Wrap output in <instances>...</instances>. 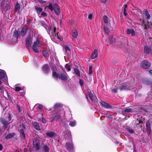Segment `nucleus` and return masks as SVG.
Instances as JSON below:
<instances>
[{
  "instance_id": "2",
  "label": "nucleus",
  "mask_w": 152,
  "mask_h": 152,
  "mask_svg": "<svg viewBox=\"0 0 152 152\" xmlns=\"http://www.w3.org/2000/svg\"><path fill=\"white\" fill-rule=\"evenodd\" d=\"M65 115V113L64 111H59L57 115L54 117L55 119H58V118H64Z\"/></svg>"
},
{
  "instance_id": "59",
  "label": "nucleus",
  "mask_w": 152,
  "mask_h": 152,
  "mask_svg": "<svg viewBox=\"0 0 152 152\" xmlns=\"http://www.w3.org/2000/svg\"><path fill=\"white\" fill-rule=\"evenodd\" d=\"M20 126L21 127V126H22L23 127V128H24V129H25L26 128V127H25L23 125V124H20Z\"/></svg>"
},
{
  "instance_id": "38",
  "label": "nucleus",
  "mask_w": 152,
  "mask_h": 152,
  "mask_svg": "<svg viewBox=\"0 0 152 152\" xmlns=\"http://www.w3.org/2000/svg\"><path fill=\"white\" fill-rule=\"evenodd\" d=\"M52 36L53 39H59L60 40H61V39L58 36V34Z\"/></svg>"
},
{
  "instance_id": "23",
  "label": "nucleus",
  "mask_w": 152,
  "mask_h": 152,
  "mask_svg": "<svg viewBox=\"0 0 152 152\" xmlns=\"http://www.w3.org/2000/svg\"><path fill=\"white\" fill-rule=\"evenodd\" d=\"M72 37L74 38H76L77 37V33L76 30L74 29L72 32Z\"/></svg>"
},
{
  "instance_id": "5",
  "label": "nucleus",
  "mask_w": 152,
  "mask_h": 152,
  "mask_svg": "<svg viewBox=\"0 0 152 152\" xmlns=\"http://www.w3.org/2000/svg\"><path fill=\"white\" fill-rule=\"evenodd\" d=\"M31 36L29 35L28 36L26 41V46L27 48L30 47L31 44Z\"/></svg>"
},
{
  "instance_id": "36",
  "label": "nucleus",
  "mask_w": 152,
  "mask_h": 152,
  "mask_svg": "<svg viewBox=\"0 0 152 152\" xmlns=\"http://www.w3.org/2000/svg\"><path fill=\"white\" fill-rule=\"evenodd\" d=\"M56 27H54L53 31L52 32V36L57 35V33L56 31Z\"/></svg>"
},
{
  "instance_id": "12",
  "label": "nucleus",
  "mask_w": 152,
  "mask_h": 152,
  "mask_svg": "<svg viewBox=\"0 0 152 152\" xmlns=\"http://www.w3.org/2000/svg\"><path fill=\"white\" fill-rule=\"evenodd\" d=\"M43 71L45 73H48L49 71V66L48 65L45 64L42 67Z\"/></svg>"
},
{
  "instance_id": "48",
  "label": "nucleus",
  "mask_w": 152,
  "mask_h": 152,
  "mask_svg": "<svg viewBox=\"0 0 152 152\" xmlns=\"http://www.w3.org/2000/svg\"><path fill=\"white\" fill-rule=\"evenodd\" d=\"M3 39V35L1 33H0V41H2Z\"/></svg>"
},
{
  "instance_id": "28",
  "label": "nucleus",
  "mask_w": 152,
  "mask_h": 152,
  "mask_svg": "<svg viewBox=\"0 0 152 152\" xmlns=\"http://www.w3.org/2000/svg\"><path fill=\"white\" fill-rule=\"evenodd\" d=\"M144 51L146 53H148L150 52V50L149 48L147 46L144 47Z\"/></svg>"
},
{
  "instance_id": "24",
  "label": "nucleus",
  "mask_w": 152,
  "mask_h": 152,
  "mask_svg": "<svg viewBox=\"0 0 152 152\" xmlns=\"http://www.w3.org/2000/svg\"><path fill=\"white\" fill-rule=\"evenodd\" d=\"M35 9L37 13L38 14H39L42 11V8L37 6L35 7Z\"/></svg>"
},
{
  "instance_id": "54",
  "label": "nucleus",
  "mask_w": 152,
  "mask_h": 152,
  "mask_svg": "<svg viewBox=\"0 0 152 152\" xmlns=\"http://www.w3.org/2000/svg\"><path fill=\"white\" fill-rule=\"evenodd\" d=\"M41 15L43 16H46L47 15L46 13L44 12H42L41 13Z\"/></svg>"
},
{
  "instance_id": "25",
  "label": "nucleus",
  "mask_w": 152,
  "mask_h": 152,
  "mask_svg": "<svg viewBox=\"0 0 152 152\" xmlns=\"http://www.w3.org/2000/svg\"><path fill=\"white\" fill-rule=\"evenodd\" d=\"M123 111L126 113H129L132 112L133 111V110L130 108H125Z\"/></svg>"
},
{
  "instance_id": "30",
  "label": "nucleus",
  "mask_w": 152,
  "mask_h": 152,
  "mask_svg": "<svg viewBox=\"0 0 152 152\" xmlns=\"http://www.w3.org/2000/svg\"><path fill=\"white\" fill-rule=\"evenodd\" d=\"M18 84H16L15 86V91H18L21 89V87L18 86Z\"/></svg>"
},
{
  "instance_id": "53",
  "label": "nucleus",
  "mask_w": 152,
  "mask_h": 152,
  "mask_svg": "<svg viewBox=\"0 0 152 152\" xmlns=\"http://www.w3.org/2000/svg\"><path fill=\"white\" fill-rule=\"evenodd\" d=\"M43 108L42 106L41 105H39L38 106V108L39 110H41Z\"/></svg>"
},
{
  "instance_id": "61",
  "label": "nucleus",
  "mask_w": 152,
  "mask_h": 152,
  "mask_svg": "<svg viewBox=\"0 0 152 152\" xmlns=\"http://www.w3.org/2000/svg\"><path fill=\"white\" fill-rule=\"evenodd\" d=\"M102 2L105 3L106 2L107 0H100Z\"/></svg>"
},
{
  "instance_id": "17",
  "label": "nucleus",
  "mask_w": 152,
  "mask_h": 152,
  "mask_svg": "<svg viewBox=\"0 0 152 152\" xmlns=\"http://www.w3.org/2000/svg\"><path fill=\"white\" fill-rule=\"evenodd\" d=\"M126 33L127 34H131V35L132 36H134L135 35L134 31L132 29H127L126 31Z\"/></svg>"
},
{
  "instance_id": "8",
  "label": "nucleus",
  "mask_w": 152,
  "mask_h": 152,
  "mask_svg": "<svg viewBox=\"0 0 152 152\" xmlns=\"http://www.w3.org/2000/svg\"><path fill=\"white\" fill-rule=\"evenodd\" d=\"M19 33L18 31L15 30L14 32V34L13 36V38L15 39V40L13 41V42H16L18 40V37L19 36Z\"/></svg>"
},
{
  "instance_id": "52",
  "label": "nucleus",
  "mask_w": 152,
  "mask_h": 152,
  "mask_svg": "<svg viewBox=\"0 0 152 152\" xmlns=\"http://www.w3.org/2000/svg\"><path fill=\"white\" fill-rule=\"evenodd\" d=\"M124 15H125V16H126L127 15V13L126 12V9H124Z\"/></svg>"
},
{
  "instance_id": "63",
  "label": "nucleus",
  "mask_w": 152,
  "mask_h": 152,
  "mask_svg": "<svg viewBox=\"0 0 152 152\" xmlns=\"http://www.w3.org/2000/svg\"><path fill=\"white\" fill-rule=\"evenodd\" d=\"M124 9H126V8H127V5L126 4H125L124 5Z\"/></svg>"
},
{
  "instance_id": "16",
  "label": "nucleus",
  "mask_w": 152,
  "mask_h": 152,
  "mask_svg": "<svg viewBox=\"0 0 152 152\" xmlns=\"http://www.w3.org/2000/svg\"><path fill=\"white\" fill-rule=\"evenodd\" d=\"M58 78L62 80H66L67 79V77L66 75L64 74H59Z\"/></svg>"
},
{
  "instance_id": "10",
  "label": "nucleus",
  "mask_w": 152,
  "mask_h": 152,
  "mask_svg": "<svg viewBox=\"0 0 152 152\" xmlns=\"http://www.w3.org/2000/svg\"><path fill=\"white\" fill-rule=\"evenodd\" d=\"M46 134L47 136L50 138H53L56 137V134L52 131H49L46 133Z\"/></svg>"
},
{
  "instance_id": "55",
  "label": "nucleus",
  "mask_w": 152,
  "mask_h": 152,
  "mask_svg": "<svg viewBox=\"0 0 152 152\" xmlns=\"http://www.w3.org/2000/svg\"><path fill=\"white\" fill-rule=\"evenodd\" d=\"M42 113H39L37 115V116L38 118H39V117L40 116H42Z\"/></svg>"
},
{
  "instance_id": "46",
  "label": "nucleus",
  "mask_w": 152,
  "mask_h": 152,
  "mask_svg": "<svg viewBox=\"0 0 152 152\" xmlns=\"http://www.w3.org/2000/svg\"><path fill=\"white\" fill-rule=\"evenodd\" d=\"M79 83L81 86H82L83 85V80L81 79H80L79 80Z\"/></svg>"
},
{
  "instance_id": "7",
  "label": "nucleus",
  "mask_w": 152,
  "mask_h": 152,
  "mask_svg": "<svg viewBox=\"0 0 152 152\" xmlns=\"http://www.w3.org/2000/svg\"><path fill=\"white\" fill-rule=\"evenodd\" d=\"M54 11L55 13L57 15H58L60 14V11L59 6L57 4H55L53 6Z\"/></svg>"
},
{
  "instance_id": "43",
  "label": "nucleus",
  "mask_w": 152,
  "mask_h": 152,
  "mask_svg": "<svg viewBox=\"0 0 152 152\" xmlns=\"http://www.w3.org/2000/svg\"><path fill=\"white\" fill-rule=\"evenodd\" d=\"M51 68L52 70L53 71V72L54 71H55L56 70V67L52 66H51Z\"/></svg>"
},
{
  "instance_id": "47",
  "label": "nucleus",
  "mask_w": 152,
  "mask_h": 152,
  "mask_svg": "<svg viewBox=\"0 0 152 152\" xmlns=\"http://www.w3.org/2000/svg\"><path fill=\"white\" fill-rule=\"evenodd\" d=\"M20 8V5L19 4H16L15 6V9L17 10H19Z\"/></svg>"
},
{
  "instance_id": "19",
  "label": "nucleus",
  "mask_w": 152,
  "mask_h": 152,
  "mask_svg": "<svg viewBox=\"0 0 152 152\" xmlns=\"http://www.w3.org/2000/svg\"><path fill=\"white\" fill-rule=\"evenodd\" d=\"M27 29L25 27H23L21 31V34L23 36H24L27 32Z\"/></svg>"
},
{
  "instance_id": "56",
  "label": "nucleus",
  "mask_w": 152,
  "mask_h": 152,
  "mask_svg": "<svg viewBox=\"0 0 152 152\" xmlns=\"http://www.w3.org/2000/svg\"><path fill=\"white\" fill-rule=\"evenodd\" d=\"M3 147L1 144H0V151H1L3 149Z\"/></svg>"
},
{
  "instance_id": "60",
  "label": "nucleus",
  "mask_w": 152,
  "mask_h": 152,
  "mask_svg": "<svg viewBox=\"0 0 152 152\" xmlns=\"http://www.w3.org/2000/svg\"><path fill=\"white\" fill-rule=\"evenodd\" d=\"M69 125L72 127H74L75 126V124H69Z\"/></svg>"
},
{
  "instance_id": "18",
  "label": "nucleus",
  "mask_w": 152,
  "mask_h": 152,
  "mask_svg": "<svg viewBox=\"0 0 152 152\" xmlns=\"http://www.w3.org/2000/svg\"><path fill=\"white\" fill-rule=\"evenodd\" d=\"M104 29L105 33L108 34L109 32L112 30L113 28L110 26L108 27H105L104 28Z\"/></svg>"
},
{
  "instance_id": "51",
  "label": "nucleus",
  "mask_w": 152,
  "mask_h": 152,
  "mask_svg": "<svg viewBox=\"0 0 152 152\" xmlns=\"http://www.w3.org/2000/svg\"><path fill=\"white\" fill-rule=\"evenodd\" d=\"M42 122L43 124L45 123H46V120L45 119L42 118Z\"/></svg>"
},
{
  "instance_id": "9",
  "label": "nucleus",
  "mask_w": 152,
  "mask_h": 152,
  "mask_svg": "<svg viewBox=\"0 0 152 152\" xmlns=\"http://www.w3.org/2000/svg\"><path fill=\"white\" fill-rule=\"evenodd\" d=\"M62 135L66 138H67L68 139H70L71 137V135L69 131H66L65 132H63Z\"/></svg>"
},
{
  "instance_id": "14",
  "label": "nucleus",
  "mask_w": 152,
  "mask_h": 152,
  "mask_svg": "<svg viewBox=\"0 0 152 152\" xmlns=\"http://www.w3.org/2000/svg\"><path fill=\"white\" fill-rule=\"evenodd\" d=\"M89 97L91 100L93 101L95 100V99L96 98V97L93 95L91 91L88 92V93Z\"/></svg>"
},
{
  "instance_id": "27",
  "label": "nucleus",
  "mask_w": 152,
  "mask_h": 152,
  "mask_svg": "<svg viewBox=\"0 0 152 152\" xmlns=\"http://www.w3.org/2000/svg\"><path fill=\"white\" fill-rule=\"evenodd\" d=\"M15 135L14 133H12L8 134L6 137V139H9L13 137Z\"/></svg>"
},
{
  "instance_id": "20",
  "label": "nucleus",
  "mask_w": 152,
  "mask_h": 152,
  "mask_svg": "<svg viewBox=\"0 0 152 152\" xmlns=\"http://www.w3.org/2000/svg\"><path fill=\"white\" fill-rule=\"evenodd\" d=\"M6 75L5 72L3 70L0 71V79H2Z\"/></svg>"
},
{
  "instance_id": "64",
  "label": "nucleus",
  "mask_w": 152,
  "mask_h": 152,
  "mask_svg": "<svg viewBox=\"0 0 152 152\" xmlns=\"http://www.w3.org/2000/svg\"><path fill=\"white\" fill-rule=\"evenodd\" d=\"M149 72L152 75V70H151L149 71Z\"/></svg>"
},
{
  "instance_id": "21",
  "label": "nucleus",
  "mask_w": 152,
  "mask_h": 152,
  "mask_svg": "<svg viewBox=\"0 0 152 152\" xmlns=\"http://www.w3.org/2000/svg\"><path fill=\"white\" fill-rule=\"evenodd\" d=\"M144 13L145 14L146 18L147 19H149L150 18V16L148 13V11L146 9H145L144 11Z\"/></svg>"
},
{
  "instance_id": "31",
  "label": "nucleus",
  "mask_w": 152,
  "mask_h": 152,
  "mask_svg": "<svg viewBox=\"0 0 152 152\" xmlns=\"http://www.w3.org/2000/svg\"><path fill=\"white\" fill-rule=\"evenodd\" d=\"M103 18L104 21L105 23H107L108 22V18L107 16H104Z\"/></svg>"
},
{
  "instance_id": "37",
  "label": "nucleus",
  "mask_w": 152,
  "mask_h": 152,
  "mask_svg": "<svg viewBox=\"0 0 152 152\" xmlns=\"http://www.w3.org/2000/svg\"><path fill=\"white\" fill-rule=\"evenodd\" d=\"M62 106V105L60 103H57L55 104L54 105V107L55 108H57L59 107H61Z\"/></svg>"
},
{
  "instance_id": "62",
  "label": "nucleus",
  "mask_w": 152,
  "mask_h": 152,
  "mask_svg": "<svg viewBox=\"0 0 152 152\" xmlns=\"http://www.w3.org/2000/svg\"><path fill=\"white\" fill-rule=\"evenodd\" d=\"M15 40V39H14L13 38V37H12V42L13 43H15V42H13V41L14 40Z\"/></svg>"
},
{
  "instance_id": "6",
  "label": "nucleus",
  "mask_w": 152,
  "mask_h": 152,
  "mask_svg": "<svg viewBox=\"0 0 152 152\" xmlns=\"http://www.w3.org/2000/svg\"><path fill=\"white\" fill-rule=\"evenodd\" d=\"M33 145L34 148H36V149L38 150L39 148V140H38L37 139H34L33 141Z\"/></svg>"
},
{
  "instance_id": "35",
  "label": "nucleus",
  "mask_w": 152,
  "mask_h": 152,
  "mask_svg": "<svg viewBox=\"0 0 152 152\" xmlns=\"http://www.w3.org/2000/svg\"><path fill=\"white\" fill-rule=\"evenodd\" d=\"M74 71L76 74L78 76H80V74L79 71L78 69L77 68H75L74 69Z\"/></svg>"
},
{
  "instance_id": "26",
  "label": "nucleus",
  "mask_w": 152,
  "mask_h": 152,
  "mask_svg": "<svg viewBox=\"0 0 152 152\" xmlns=\"http://www.w3.org/2000/svg\"><path fill=\"white\" fill-rule=\"evenodd\" d=\"M137 120L138 121L139 123H144L143 121L144 120V119L140 116H139Z\"/></svg>"
},
{
  "instance_id": "45",
  "label": "nucleus",
  "mask_w": 152,
  "mask_h": 152,
  "mask_svg": "<svg viewBox=\"0 0 152 152\" xmlns=\"http://www.w3.org/2000/svg\"><path fill=\"white\" fill-rule=\"evenodd\" d=\"M127 130L130 133H133L134 132V131L132 129H130L129 128H126Z\"/></svg>"
},
{
  "instance_id": "3",
  "label": "nucleus",
  "mask_w": 152,
  "mask_h": 152,
  "mask_svg": "<svg viewBox=\"0 0 152 152\" xmlns=\"http://www.w3.org/2000/svg\"><path fill=\"white\" fill-rule=\"evenodd\" d=\"M141 66L144 68H147L150 66L151 64L147 61H144L142 62Z\"/></svg>"
},
{
  "instance_id": "40",
  "label": "nucleus",
  "mask_w": 152,
  "mask_h": 152,
  "mask_svg": "<svg viewBox=\"0 0 152 152\" xmlns=\"http://www.w3.org/2000/svg\"><path fill=\"white\" fill-rule=\"evenodd\" d=\"M129 88L127 86H122L121 88V90L128 89Z\"/></svg>"
},
{
  "instance_id": "11",
  "label": "nucleus",
  "mask_w": 152,
  "mask_h": 152,
  "mask_svg": "<svg viewBox=\"0 0 152 152\" xmlns=\"http://www.w3.org/2000/svg\"><path fill=\"white\" fill-rule=\"evenodd\" d=\"M66 146L67 150L69 151H71L73 149V146L72 142H67L66 144Z\"/></svg>"
},
{
  "instance_id": "49",
  "label": "nucleus",
  "mask_w": 152,
  "mask_h": 152,
  "mask_svg": "<svg viewBox=\"0 0 152 152\" xmlns=\"http://www.w3.org/2000/svg\"><path fill=\"white\" fill-rule=\"evenodd\" d=\"M0 121H2L3 122V124H7V122L4 120V119L3 118H0Z\"/></svg>"
},
{
  "instance_id": "39",
  "label": "nucleus",
  "mask_w": 152,
  "mask_h": 152,
  "mask_svg": "<svg viewBox=\"0 0 152 152\" xmlns=\"http://www.w3.org/2000/svg\"><path fill=\"white\" fill-rule=\"evenodd\" d=\"M39 124H34V126L35 128L37 130H39L40 129V127L39 125Z\"/></svg>"
},
{
  "instance_id": "57",
  "label": "nucleus",
  "mask_w": 152,
  "mask_h": 152,
  "mask_svg": "<svg viewBox=\"0 0 152 152\" xmlns=\"http://www.w3.org/2000/svg\"><path fill=\"white\" fill-rule=\"evenodd\" d=\"M76 121L75 120H73V121H71L70 123V124H75L76 123Z\"/></svg>"
},
{
  "instance_id": "29",
  "label": "nucleus",
  "mask_w": 152,
  "mask_h": 152,
  "mask_svg": "<svg viewBox=\"0 0 152 152\" xmlns=\"http://www.w3.org/2000/svg\"><path fill=\"white\" fill-rule=\"evenodd\" d=\"M44 152H49V149L47 145H45L43 147Z\"/></svg>"
},
{
  "instance_id": "4",
  "label": "nucleus",
  "mask_w": 152,
  "mask_h": 152,
  "mask_svg": "<svg viewBox=\"0 0 152 152\" xmlns=\"http://www.w3.org/2000/svg\"><path fill=\"white\" fill-rule=\"evenodd\" d=\"M100 103L101 106L106 108H109L112 107V106L110 104L102 101H100Z\"/></svg>"
},
{
  "instance_id": "13",
  "label": "nucleus",
  "mask_w": 152,
  "mask_h": 152,
  "mask_svg": "<svg viewBox=\"0 0 152 152\" xmlns=\"http://www.w3.org/2000/svg\"><path fill=\"white\" fill-rule=\"evenodd\" d=\"M98 50H94V51L93 53L92 54L91 57V59H93L96 58L98 56Z\"/></svg>"
},
{
  "instance_id": "58",
  "label": "nucleus",
  "mask_w": 152,
  "mask_h": 152,
  "mask_svg": "<svg viewBox=\"0 0 152 152\" xmlns=\"http://www.w3.org/2000/svg\"><path fill=\"white\" fill-rule=\"evenodd\" d=\"M112 91L114 93H116L117 92V89H114L112 90Z\"/></svg>"
},
{
  "instance_id": "42",
  "label": "nucleus",
  "mask_w": 152,
  "mask_h": 152,
  "mask_svg": "<svg viewBox=\"0 0 152 152\" xmlns=\"http://www.w3.org/2000/svg\"><path fill=\"white\" fill-rule=\"evenodd\" d=\"M93 15L92 14H89L88 16V19L91 20L92 18Z\"/></svg>"
},
{
  "instance_id": "44",
  "label": "nucleus",
  "mask_w": 152,
  "mask_h": 152,
  "mask_svg": "<svg viewBox=\"0 0 152 152\" xmlns=\"http://www.w3.org/2000/svg\"><path fill=\"white\" fill-rule=\"evenodd\" d=\"M92 66H90L89 67V73L90 75H91L92 74Z\"/></svg>"
},
{
  "instance_id": "32",
  "label": "nucleus",
  "mask_w": 152,
  "mask_h": 152,
  "mask_svg": "<svg viewBox=\"0 0 152 152\" xmlns=\"http://www.w3.org/2000/svg\"><path fill=\"white\" fill-rule=\"evenodd\" d=\"M46 7H48V8L51 11H52L54 9L53 7V5L52 4H50L48 6H47Z\"/></svg>"
},
{
  "instance_id": "33",
  "label": "nucleus",
  "mask_w": 152,
  "mask_h": 152,
  "mask_svg": "<svg viewBox=\"0 0 152 152\" xmlns=\"http://www.w3.org/2000/svg\"><path fill=\"white\" fill-rule=\"evenodd\" d=\"M65 67L67 70L68 71H69L71 70L70 66L69 64H66Z\"/></svg>"
},
{
  "instance_id": "41",
  "label": "nucleus",
  "mask_w": 152,
  "mask_h": 152,
  "mask_svg": "<svg viewBox=\"0 0 152 152\" xmlns=\"http://www.w3.org/2000/svg\"><path fill=\"white\" fill-rule=\"evenodd\" d=\"M64 48L66 51H70V49L67 45L64 46Z\"/></svg>"
},
{
  "instance_id": "22",
  "label": "nucleus",
  "mask_w": 152,
  "mask_h": 152,
  "mask_svg": "<svg viewBox=\"0 0 152 152\" xmlns=\"http://www.w3.org/2000/svg\"><path fill=\"white\" fill-rule=\"evenodd\" d=\"M20 135L22 139H24L25 138V134L24 133L23 129L22 128L20 129Z\"/></svg>"
},
{
  "instance_id": "1",
  "label": "nucleus",
  "mask_w": 152,
  "mask_h": 152,
  "mask_svg": "<svg viewBox=\"0 0 152 152\" xmlns=\"http://www.w3.org/2000/svg\"><path fill=\"white\" fill-rule=\"evenodd\" d=\"M40 45L41 44L38 40H37L34 42L32 47L33 50L36 53L38 52L40 49Z\"/></svg>"
},
{
  "instance_id": "15",
  "label": "nucleus",
  "mask_w": 152,
  "mask_h": 152,
  "mask_svg": "<svg viewBox=\"0 0 152 152\" xmlns=\"http://www.w3.org/2000/svg\"><path fill=\"white\" fill-rule=\"evenodd\" d=\"M146 126L148 134L149 136H151V129L150 124H146Z\"/></svg>"
},
{
  "instance_id": "34",
  "label": "nucleus",
  "mask_w": 152,
  "mask_h": 152,
  "mask_svg": "<svg viewBox=\"0 0 152 152\" xmlns=\"http://www.w3.org/2000/svg\"><path fill=\"white\" fill-rule=\"evenodd\" d=\"M58 75H57L55 71H54L53 72V76L55 78H57L58 77Z\"/></svg>"
},
{
  "instance_id": "50",
  "label": "nucleus",
  "mask_w": 152,
  "mask_h": 152,
  "mask_svg": "<svg viewBox=\"0 0 152 152\" xmlns=\"http://www.w3.org/2000/svg\"><path fill=\"white\" fill-rule=\"evenodd\" d=\"M39 1L40 3L42 4H44L46 2L45 1H43L42 0H39Z\"/></svg>"
}]
</instances>
